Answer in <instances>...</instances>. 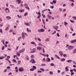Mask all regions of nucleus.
Returning <instances> with one entry per match:
<instances>
[{
    "instance_id": "nucleus-56",
    "label": "nucleus",
    "mask_w": 76,
    "mask_h": 76,
    "mask_svg": "<svg viewBox=\"0 0 76 76\" xmlns=\"http://www.w3.org/2000/svg\"><path fill=\"white\" fill-rule=\"evenodd\" d=\"M46 10H47V9L44 10H42V12H45V11H46Z\"/></svg>"
},
{
    "instance_id": "nucleus-29",
    "label": "nucleus",
    "mask_w": 76,
    "mask_h": 76,
    "mask_svg": "<svg viewBox=\"0 0 76 76\" xmlns=\"http://www.w3.org/2000/svg\"><path fill=\"white\" fill-rule=\"evenodd\" d=\"M5 57L4 56H3L2 57H0V59L1 60V59H3V58H4Z\"/></svg>"
},
{
    "instance_id": "nucleus-8",
    "label": "nucleus",
    "mask_w": 76,
    "mask_h": 76,
    "mask_svg": "<svg viewBox=\"0 0 76 76\" xmlns=\"http://www.w3.org/2000/svg\"><path fill=\"white\" fill-rule=\"evenodd\" d=\"M5 11H6L5 12L7 13H9V12H10V10H9V9H8L7 8H6L5 9ZM7 10H8V11H6Z\"/></svg>"
},
{
    "instance_id": "nucleus-9",
    "label": "nucleus",
    "mask_w": 76,
    "mask_h": 76,
    "mask_svg": "<svg viewBox=\"0 0 76 76\" xmlns=\"http://www.w3.org/2000/svg\"><path fill=\"white\" fill-rule=\"evenodd\" d=\"M37 50H42V48L40 46H37Z\"/></svg>"
},
{
    "instance_id": "nucleus-57",
    "label": "nucleus",
    "mask_w": 76,
    "mask_h": 76,
    "mask_svg": "<svg viewBox=\"0 0 76 76\" xmlns=\"http://www.w3.org/2000/svg\"><path fill=\"white\" fill-rule=\"evenodd\" d=\"M75 35H76V33H74L72 34V36H75Z\"/></svg>"
},
{
    "instance_id": "nucleus-59",
    "label": "nucleus",
    "mask_w": 76,
    "mask_h": 76,
    "mask_svg": "<svg viewBox=\"0 0 76 76\" xmlns=\"http://www.w3.org/2000/svg\"><path fill=\"white\" fill-rule=\"evenodd\" d=\"M38 45H39L40 46H41H41L42 45V44H41V43H39Z\"/></svg>"
},
{
    "instance_id": "nucleus-16",
    "label": "nucleus",
    "mask_w": 76,
    "mask_h": 76,
    "mask_svg": "<svg viewBox=\"0 0 76 76\" xmlns=\"http://www.w3.org/2000/svg\"><path fill=\"white\" fill-rule=\"evenodd\" d=\"M48 18V19H51V18H52V16L49 15H47Z\"/></svg>"
},
{
    "instance_id": "nucleus-44",
    "label": "nucleus",
    "mask_w": 76,
    "mask_h": 76,
    "mask_svg": "<svg viewBox=\"0 0 76 76\" xmlns=\"http://www.w3.org/2000/svg\"><path fill=\"white\" fill-rule=\"evenodd\" d=\"M9 29V27H7L5 29V31H7Z\"/></svg>"
},
{
    "instance_id": "nucleus-10",
    "label": "nucleus",
    "mask_w": 76,
    "mask_h": 76,
    "mask_svg": "<svg viewBox=\"0 0 76 76\" xmlns=\"http://www.w3.org/2000/svg\"><path fill=\"white\" fill-rule=\"evenodd\" d=\"M18 70L19 72H23V69L22 67L19 68L18 69Z\"/></svg>"
},
{
    "instance_id": "nucleus-11",
    "label": "nucleus",
    "mask_w": 76,
    "mask_h": 76,
    "mask_svg": "<svg viewBox=\"0 0 76 76\" xmlns=\"http://www.w3.org/2000/svg\"><path fill=\"white\" fill-rule=\"evenodd\" d=\"M59 54L61 56H62L63 55V52L61 51H59Z\"/></svg>"
},
{
    "instance_id": "nucleus-6",
    "label": "nucleus",
    "mask_w": 76,
    "mask_h": 76,
    "mask_svg": "<svg viewBox=\"0 0 76 76\" xmlns=\"http://www.w3.org/2000/svg\"><path fill=\"white\" fill-rule=\"evenodd\" d=\"M25 49L24 48H23L22 49L19 50V53H24V51H25Z\"/></svg>"
},
{
    "instance_id": "nucleus-41",
    "label": "nucleus",
    "mask_w": 76,
    "mask_h": 76,
    "mask_svg": "<svg viewBox=\"0 0 76 76\" xmlns=\"http://www.w3.org/2000/svg\"><path fill=\"white\" fill-rule=\"evenodd\" d=\"M28 15V13L27 12H26L25 13H24V16H26V15Z\"/></svg>"
},
{
    "instance_id": "nucleus-28",
    "label": "nucleus",
    "mask_w": 76,
    "mask_h": 76,
    "mask_svg": "<svg viewBox=\"0 0 76 76\" xmlns=\"http://www.w3.org/2000/svg\"><path fill=\"white\" fill-rule=\"evenodd\" d=\"M31 44H35V43L34 42H31Z\"/></svg>"
},
{
    "instance_id": "nucleus-36",
    "label": "nucleus",
    "mask_w": 76,
    "mask_h": 76,
    "mask_svg": "<svg viewBox=\"0 0 76 76\" xmlns=\"http://www.w3.org/2000/svg\"><path fill=\"white\" fill-rule=\"evenodd\" d=\"M24 12V10H19V12Z\"/></svg>"
},
{
    "instance_id": "nucleus-37",
    "label": "nucleus",
    "mask_w": 76,
    "mask_h": 76,
    "mask_svg": "<svg viewBox=\"0 0 76 76\" xmlns=\"http://www.w3.org/2000/svg\"><path fill=\"white\" fill-rule=\"evenodd\" d=\"M63 56L64 57H67V55L66 54H64L63 55Z\"/></svg>"
},
{
    "instance_id": "nucleus-34",
    "label": "nucleus",
    "mask_w": 76,
    "mask_h": 76,
    "mask_svg": "<svg viewBox=\"0 0 76 76\" xmlns=\"http://www.w3.org/2000/svg\"><path fill=\"white\" fill-rule=\"evenodd\" d=\"M12 61L13 62H15V63H17V61H16L15 59H13Z\"/></svg>"
},
{
    "instance_id": "nucleus-48",
    "label": "nucleus",
    "mask_w": 76,
    "mask_h": 76,
    "mask_svg": "<svg viewBox=\"0 0 76 76\" xmlns=\"http://www.w3.org/2000/svg\"><path fill=\"white\" fill-rule=\"evenodd\" d=\"M12 31H13V30H12V29H11L9 31L10 32H12Z\"/></svg>"
},
{
    "instance_id": "nucleus-61",
    "label": "nucleus",
    "mask_w": 76,
    "mask_h": 76,
    "mask_svg": "<svg viewBox=\"0 0 76 76\" xmlns=\"http://www.w3.org/2000/svg\"><path fill=\"white\" fill-rule=\"evenodd\" d=\"M40 17H41V15H39L38 17H37V19H39V18H40Z\"/></svg>"
},
{
    "instance_id": "nucleus-12",
    "label": "nucleus",
    "mask_w": 76,
    "mask_h": 76,
    "mask_svg": "<svg viewBox=\"0 0 76 76\" xmlns=\"http://www.w3.org/2000/svg\"><path fill=\"white\" fill-rule=\"evenodd\" d=\"M55 57H56L58 59H60V58L58 56H57V55H55Z\"/></svg>"
},
{
    "instance_id": "nucleus-2",
    "label": "nucleus",
    "mask_w": 76,
    "mask_h": 76,
    "mask_svg": "<svg viewBox=\"0 0 76 76\" xmlns=\"http://www.w3.org/2000/svg\"><path fill=\"white\" fill-rule=\"evenodd\" d=\"M37 31L38 32H43L45 31V30L43 28H41V29H38Z\"/></svg>"
},
{
    "instance_id": "nucleus-26",
    "label": "nucleus",
    "mask_w": 76,
    "mask_h": 76,
    "mask_svg": "<svg viewBox=\"0 0 76 76\" xmlns=\"http://www.w3.org/2000/svg\"><path fill=\"white\" fill-rule=\"evenodd\" d=\"M21 38H22V37H19L18 38V41H19V40H20V39H21Z\"/></svg>"
},
{
    "instance_id": "nucleus-5",
    "label": "nucleus",
    "mask_w": 76,
    "mask_h": 76,
    "mask_svg": "<svg viewBox=\"0 0 76 76\" xmlns=\"http://www.w3.org/2000/svg\"><path fill=\"white\" fill-rule=\"evenodd\" d=\"M73 48H74V46L73 45H69L68 47V49L69 50H72V49H73Z\"/></svg>"
},
{
    "instance_id": "nucleus-32",
    "label": "nucleus",
    "mask_w": 76,
    "mask_h": 76,
    "mask_svg": "<svg viewBox=\"0 0 76 76\" xmlns=\"http://www.w3.org/2000/svg\"><path fill=\"white\" fill-rule=\"evenodd\" d=\"M76 49H74L73 51V53H76Z\"/></svg>"
},
{
    "instance_id": "nucleus-58",
    "label": "nucleus",
    "mask_w": 76,
    "mask_h": 76,
    "mask_svg": "<svg viewBox=\"0 0 76 76\" xmlns=\"http://www.w3.org/2000/svg\"><path fill=\"white\" fill-rule=\"evenodd\" d=\"M62 9H61V8H59V11H60V12H62Z\"/></svg>"
},
{
    "instance_id": "nucleus-38",
    "label": "nucleus",
    "mask_w": 76,
    "mask_h": 76,
    "mask_svg": "<svg viewBox=\"0 0 76 76\" xmlns=\"http://www.w3.org/2000/svg\"><path fill=\"white\" fill-rule=\"evenodd\" d=\"M42 16H43V18H45V15L43 14H42Z\"/></svg>"
},
{
    "instance_id": "nucleus-18",
    "label": "nucleus",
    "mask_w": 76,
    "mask_h": 76,
    "mask_svg": "<svg viewBox=\"0 0 76 76\" xmlns=\"http://www.w3.org/2000/svg\"><path fill=\"white\" fill-rule=\"evenodd\" d=\"M68 68L69 67H68V66H66L65 67V69H66V71L67 72V71L69 70V69H68Z\"/></svg>"
},
{
    "instance_id": "nucleus-60",
    "label": "nucleus",
    "mask_w": 76,
    "mask_h": 76,
    "mask_svg": "<svg viewBox=\"0 0 76 76\" xmlns=\"http://www.w3.org/2000/svg\"><path fill=\"white\" fill-rule=\"evenodd\" d=\"M57 37H60V34H58V33H57Z\"/></svg>"
},
{
    "instance_id": "nucleus-30",
    "label": "nucleus",
    "mask_w": 76,
    "mask_h": 76,
    "mask_svg": "<svg viewBox=\"0 0 76 76\" xmlns=\"http://www.w3.org/2000/svg\"><path fill=\"white\" fill-rule=\"evenodd\" d=\"M45 65H46V64H41V66H45Z\"/></svg>"
},
{
    "instance_id": "nucleus-52",
    "label": "nucleus",
    "mask_w": 76,
    "mask_h": 76,
    "mask_svg": "<svg viewBox=\"0 0 76 76\" xmlns=\"http://www.w3.org/2000/svg\"><path fill=\"white\" fill-rule=\"evenodd\" d=\"M0 32L1 33H3V31H2V30H1V29H0Z\"/></svg>"
},
{
    "instance_id": "nucleus-17",
    "label": "nucleus",
    "mask_w": 76,
    "mask_h": 76,
    "mask_svg": "<svg viewBox=\"0 0 76 76\" xmlns=\"http://www.w3.org/2000/svg\"><path fill=\"white\" fill-rule=\"evenodd\" d=\"M6 18H7V20H9V19H11V17L9 16L6 17Z\"/></svg>"
},
{
    "instance_id": "nucleus-7",
    "label": "nucleus",
    "mask_w": 76,
    "mask_h": 76,
    "mask_svg": "<svg viewBox=\"0 0 76 76\" xmlns=\"http://www.w3.org/2000/svg\"><path fill=\"white\" fill-rule=\"evenodd\" d=\"M53 29H55L56 30V29H58V26H53Z\"/></svg>"
},
{
    "instance_id": "nucleus-19",
    "label": "nucleus",
    "mask_w": 76,
    "mask_h": 76,
    "mask_svg": "<svg viewBox=\"0 0 76 76\" xmlns=\"http://www.w3.org/2000/svg\"><path fill=\"white\" fill-rule=\"evenodd\" d=\"M15 71L16 72H18V67H16L15 68Z\"/></svg>"
},
{
    "instance_id": "nucleus-27",
    "label": "nucleus",
    "mask_w": 76,
    "mask_h": 76,
    "mask_svg": "<svg viewBox=\"0 0 76 76\" xmlns=\"http://www.w3.org/2000/svg\"><path fill=\"white\" fill-rule=\"evenodd\" d=\"M64 23L65 26H66V25L68 24V23L66 22H64Z\"/></svg>"
},
{
    "instance_id": "nucleus-14",
    "label": "nucleus",
    "mask_w": 76,
    "mask_h": 76,
    "mask_svg": "<svg viewBox=\"0 0 76 76\" xmlns=\"http://www.w3.org/2000/svg\"><path fill=\"white\" fill-rule=\"evenodd\" d=\"M16 1L17 2L18 4H20V2L21 0H16Z\"/></svg>"
},
{
    "instance_id": "nucleus-62",
    "label": "nucleus",
    "mask_w": 76,
    "mask_h": 76,
    "mask_svg": "<svg viewBox=\"0 0 76 76\" xmlns=\"http://www.w3.org/2000/svg\"><path fill=\"white\" fill-rule=\"evenodd\" d=\"M66 9H64L63 10V12H66Z\"/></svg>"
},
{
    "instance_id": "nucleus-51",
    "label": "nucleus",
    "mask_w": 76,
    "mask_h": 76,
    "mask_svg": "<svg viewBox=\"0 0 76 76\" xmlns=\"http://www.w3.org/2000/svg\"><path fill=\"white\" fill-rule=\"evenodd\" d=\"M50 8H51V9H53L54 8V5H53V6H51Z\"/></svg>"
},
{
    "instance_id": "nucleus-4",
    "label": "nucleus",
    "mask_w": 76,
    "mask_h": 76,
    "mask_svg": "<svg viewBox=\"0 0 76 76\" xmlns=\"http://www.w3.org/2000/svg\"><path fill=\"white\" fill-rule=\"evenodd\" d=\"M30 63H35L36 61L34 59H31L29 61Z\"/></svg>"
},
{
    "instance_id": "nucleus-24",
    "label": "nucleus",
    "mask_w": 76,
    "mask_h": 76,
    "mask_svg": "<svg viewBox=\"0 0 76 76\" xmlns=\"http://www.w3.org/2000/svg\"><path fill=\"white\" fill-rule=\"evenodd\" d=\"M31 58H35V56H34V55H32L31 56Z\"/></svg>"
},
{
    "instance_id": "nucleus-63",
    "label": "nucleus",
    "mask_w": 76,
    "mask_h": 76,
    "mask_svg": "<svg viewBox=\"0 0 76 76\" xmlns=\"http://www.w3.org/2000/svg\"><path fill=\"white\" fill-rule=\"evenodd\" d=\"M42 71L39 70L38 71V73H42Z\"/></svg>"
},
{
    "instance_id": "nucleus-20",
    "label": "nucleus",
    "mask_w": 76,
    "mask_h": 76,
    "mask_svg": "<svg viewBox=\"0 0 76 76\" xmlns=\"http://www.w3.org/2000/svg\"><path fill=\"white\" fill-rule=\"evenodd\" d=\"M16 54L18 56V57H19V56H20V53L19 52H17L16 53Z\"/></svg>"
},
{
    "instance_id": "nucleus-40",
    "label": "nucleus",
    "mask_w": 76,
    "mask_h": 76,
    "mask_svg": "<svg viewBox=\"0 0 76 76\" xmlns=\"http://www.w3.org/2000/svg\"><path fill=\"white\" fill-rule=\"evenodd\" d=\"M37 40L38 41H39L40 42L41 41V39L39 38H37Z\"/></svg>"
},
{
    "instance_id": "nucleus-22",
    "label": "nucleus",
    "mask_w": 76,
    "mask_h": 76,
    "mask_svg": "<svg viewBox=\"0 0 76 76\" xmlns=\"http://www.w3.org/2000/svg\"><path fill=\"white\" fill-rule=\"evenodd\" d=\"M52 2H53V3H54V4H56V0H53L52 1Z\"/></svg>"
},
{
    "instance_id": "nucleus-1",
    "label": "nucleus",
    "mask_w": 76,
    "mask_h": 76,
    "mask_svg": "<svg viewBox=\"0 0 76 76\" xmlns=\"http://www.w3.org/2000/svg\"><path fill=\"white\" fill-rule=\"evenodd\" d=\"M21 35L23 39H25V35H27V34L26 33H24L23 32L21 33Z\"/></svg>"
},
{
    "instance_id": "nucleus-50",
    "label": "nucleus",
    "mask_w": 76,
    "mask_h": 76,
    "mask_svg": "<svg viewBox=\"0 0 76 76\" xmlns=\"http://www.w3.org/2000/svg\"><path fill=\"white\" fill-rule=\"evenodd\" d=\"M20 6L21 7H23V6H24L23 5V4H20Z\"/></svg>"
},
{
    "instance_id": "nucleus-43",
    "label": "nucleus",
    "mask_w": 76,
    "mask_h": 76,
    "mask_svg": "<svg viewBox=\"0 0 76 76\" xmlns=\"http://www.w3.org/2000/svg\"><path fill=\"white\" fill-rule=\"evenodd\" d=\"M50 66H54V64L52 63L50 64Z\"/></svg>"
},
{
    "instance_id": "nucleus-21",
    "label": "nucleus",
    "mask_w": 76,
    "mask_h": 76,
    "mask_svg": "<svg viewBox=\"0 0 76 76\" xmlns=\"http://www.w3.org/2000/svg\"><path fill=\"white\" fill-rule=\"evenodd\" d=\"M36 50H37V49H36V48H34L32 49V51H33L34 52V53H35V52L36 51Z\"/></svg>"
},
{
    "instance_id": "nucleus-31",
    "label": "nucleus",
    "mask_w": 76,
    "mask_h": 76,
    "mask_svg": "<svg viewBox=\"0 0 76 76\" xmlns=\"http://www.w3.org/2000/svg\"><path fill=\"white\" fill-rule=\"evenodd\" d=\"M67 62H68V63H70V62H72V61L71 60H68L67 61Z\"/></svg>"
},
{
    "instance_id": "nucleus-35",
    "label": "nucleus",
    "mask_w": 76,
    "mask_h": 76,
    "mask_svg": "<svg viewBox=\"0 0 76 76\" xmlns=\"http://www.w3.org/2000/svg\"><path fill=\"white\" fill-rule=\"evenodd\" d=\"M50 75H53V72L50 71Z\"/></svg>"
},
{
    "instance_id": "nucleus-42",
    "label": "nucleus",
    "mask_w": 76,
    "mask_h": 76,
    "mask_svg": "<svg viewBox=\"0 0 76 76\" xmlns=\"http://www.w3.org/2000/svg\"><path fill=\"white\" fill-rule=\"evenodd\" d=\"M30 71H34V69L33 68H31L30 69Z\"/></svg>"
},
{
    "instance_id": "nucleus-49",
    "label": "nucleus",
    "mask_w": 76,
    "mask_h": 76,
    "mask_svg": "<svg viewBox=\"0 0 76 76\" xmlns=\"http://www.w3.org/2000/svg\"><path fill=\"white\" fill-rule=\"evenodd\" d=\"M42 50H43V53H45V50H44V48H43Z\"/></svg>"
},
{
    "instance_id": "nucleus-39",
    "label": "nucleus",
    "mask_w": 76,
    "mask_h": 76,
    "mask_svg": "<svg viewBox=\"0 0 76 76\" xmlns=\"http://www.w3.org/2000/svg\"><path fill=\"white\" fill-rule=\"evenodd\" d=\"M72 18L74 19V20H76V17H72Z\"/></svg>"
},
{
    "instance_id": "nucleus-55",
    "label": "nucleus",
    "mask_w": 76,
    "mask_h": 76,
    "mask_svg": "<svg viewBox=\"0 0 76 76\" xmlns=\"http://www.w3.org/2000/svg\"><path fill=\"white\" fill-rule=\"evenodd\" d=\"M75 73L74 72H71V76H72L73 75H74Z\"/></svg>"
},
{
    "instance_id": "nucleus-33",
    "label": "nucleus",
    "mask_w": 76,
    "mask_h": 76,
    "mask_svg": "<svg viewBox=\"0 0 76 76\" xmlns=\"http://www.w3.org/2000/svg\"><path fill=\"white\" fill-rule=\"evenodd\" d=\"M18 64H20L21 61H18Z\"/></svg>"
},
{
    "instance_id": "nucleus-46",
    "label": "nucleus",
    "mask_w": 76,
    "mask_h": 76,
    "mask_svg": "<svg viewBox=\"0 0 76 76\" xmlns=\"http://www.w3.org/2000/svg\"><path fill=\"white\" fill-rule=\"evenodd\" d=\"M70 21L71 22H72V23H75V21H74V20H70Z\"/></svg>"
},
{
    "instance_id": "nucleus-64",
    "label": "nucleus",
    "mask_w": 76,
    "mask_h": 76,
    "mask_svg": "<svg viewBox=\"0 0 76 76\" xmlns=\"http://www.w3.org/2000/svg\"><path fill=\"white\" fill-rule=\"evenodd\" d=\"M70 72H73V70H72V69H71L70 70Z\"/></svg>"
},
{
    "instance_id": "nucleus-3",
    "label": "nucleus",
    "mask_w": 76,
    "mask_h": 76,
    "mask_svg": "<svg viewBox=\"0 0 76 76\" xmlns=\"http://www.w3.org/2000/svg\"><path fill=\"white\" fill-rule=\"evenodd\" d=\"M25 8L26 9H27V10H29V8L28 7V4H25L24 5Z\"/></svg>"
},
{
    "instance_id": "nucleus-45",
    "label": "nucleus",
    "mask_w": 76,
    "mask_h": 76,
    "mask_svg": "<svg viewBox=\"0 0 76 76\" xmlns=\"http://www.w3.org/2000/svg\"><path fill=\"white\" fill-rule=\"evenodd\" d=\"M59 44V42L58 41H56V44L57 45V44Z\"/></svg>"
},
{
    "instance_id": "nucleus-53",
    "label": "nucleus",
    "mask_w": 76,
    "mask_h": 76,
    "mask_svg": "<svg viewBox=\"0 0 76 76\" xmlns=\"http://www.w3.org/2000/svg\"><path fill=\"white\" fill-rule=\"evenodd\" d=\"M33 69H36L37 68V67H36V66H33Z\"/></svg>"
},
{
    "instance_id": "nucleus-23",
    "label": "nucleus",
    "mask_w": 76,
    "mask_h": 76,
    "mask_svg": "<svg viewBox=\"0 0 76 76\" xmlns=\"http://www.w3.org/2000/svg\"><path fill=\"white\" fill-rule=\"evenodd\" d=\"M40 70H42V72H43L45 71V70L43 68H40Z\"/></svg>"
},
{
    "instance_id": "nucleus-47",
    "label": "nucleus",
    "mask_w": 76,
    "mask_h": 76,
    "mask_svg": "<svg viewBox=\"0 0 76 76\" xmlns=\"http://www.w3.org/2000/svg\"><path fill=\"white\" fill-rule=\"evenodd\" d=\"M47 59H48V61H51V60H50V59L49 58H48Z\"/></svg>"
},
{
    "instance_id": "nucleus-54",
    "label": "nucleus",
    "mask_w": 76,
    "mask_h": 76,
    "mask_svg": "<svg viewBox=\"0 0 76 76\" xmlns=\"http://www.w3.org/2000/svg\"><path fill=\"white\" fill-rule=\"evenodd\" d=\"M2 50H4V46H3L2 48Z\"/></svg>"
},
{
    "instance_id": "nucleus-25",
    "label": "nucleus",
    "mask_w": 76,
    "mask_h": 76,
    "mask_svg": "<svg viewBox=\"0 0 76 76\" xmlns=\"http://www.w3.org/2000/svg\"><path fill=\"white\" fill-rule=\"evenodd\" d=\"M65 60L66 59H65V58H62L61 59V61H65Z\"/></svg>"
},
{
    "instance_id": "nucleus-15",
    "label": "nucleus",
    "mask_w": 76,
    "mask_h": 76,
    "mask_svg": "<svg viewBox=\"0 0 76 76\" xmlns=\"http://www.w3.org/2000/svg\"><path fill=\"white\" fill-rule=\"evenodd\" d=\"M71 43H73V42H76V39H74L73 40L71 41Z\"/></svg>"
},
{
    "instance_id": "nucleus-13",
    "label": "nucleus",
    "mask_w": 76,
    "mask_h": 76,
    "mask_svg": "<svg viewBox=\"0 0 76 76\" xmlns=\"http://www.w3.org/2000/svg\"><path fill=\"white\" fill-rule=\"evenodd\" d=\"M24 24L26 25V26H30V24H29V23H24Z\"/></svg>"
}]
</instances>
